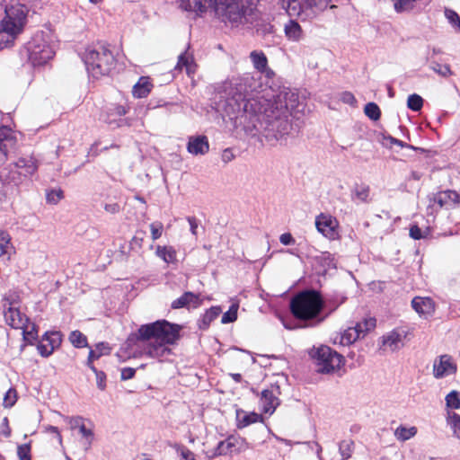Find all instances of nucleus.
<instances>
[{
    "instance_id": "43",
    "label": "nucleus",
    "mask_w": 460,
    "mask_h": 460,
    "mask_svg": "<svg viewBox=\"0 0 460 460\" xmlns=\"http://www.w3.org/2000/svg\"><path fill=\"white\" fill-rule=\"evenodd\" d=\"M353 445L354 443L351 440H342L340 443L339 451L342 457V460L349 459L351 456Z\"/></svg>"
},
{
    "instance_id": "48",
    "label": "nucleus",
    "mask_w": 460,
    "mask_h": 460,
    "mask_svg": "<svg viewBox=\"0 0 460 460\" xmlns=\"http://www.w3.org/2000/svg\"><path fill=\"white\" fill-rule=\"evenodd\" d=\"M29 324L30 323L21 329L22 330L23 340L29 343H32V341L37 339V331L34 325H31V329H29Z\"/></svg>"
},
{
    "instance_id": "5",
    "label": "nucleus",
    "mask_w": 460,
    "mask_h": 460,
    "mask_svg": "<svg viewBox=\"0 0 460 460\" xmlns=\"http://www.w3.org/2000/svg\"><path fill=\"white\" fill-rule=\"evenodd\" d=\"M84 62L93 77L108 75L114 66L115 58L107 46L98 44L86 49Z\"/></svg>"
},
{
    "instance_id": "27",
    "label": "nucleus",
    "mask_w": 460,
    "mask_h": 460,
    "mask_svg": "<svg viewBox=\"0 0 460 460\" xmlns=\"http://www.w3.org/2000/svg\"><path fill=\"white\" fill-rule=\"evenodd\" d=\"M284 32L286 37L292 41H299L304 37L301 26L294 20H289L288 22L285 24Z\"/></svg>"
},
{
    "instance_id": "12",
    "label": "nucleus",
    "mask_w": 460,
    "mask_h": 460,
    "mask_svg": "<svg viewBox=\"0 0 460 460\" xmlns=\"http://www.w3.org/2000/svg\"><path fill=\"white\" fill-rule=\"evenodd\" d=\"M10 128H0V166L7 161L10 153L15 150L16 140Z\"/></svg>"
},
{
    "instance_id": "31",
    "label": "nucleus",
    "mask_w": 460,
    "mask_h": 460,
    "mask_svg": "<svg viewBox=\"0 0 460 460\" xmlns=\"http://www.w3.org/2000/svg\"><path fill=\"white\" fill-rule=\"evenodd\" d=\"M183 67L186 69L188 75L195 73V62L191 55L187 52L181 53L178 58V62L175 66V70H181Z\"/></svg>"
},
{
    "instance_id": "55",
    "label": "nucleus",
    "mask_w": 460,
    "mask_h": 460,
    "mask_svg": "<svg viewBox=\"0 0 460 460\" xmlns=\"http://www.w3.org/2000/svg\"><path fill=\"white\" fill-rule=\"evenodd\" d=\"M66 420H67L71 429H79V428L84 424L83 418L79 417V416L66 418Z\"/></svg>"
},
{
    "instance_id": "17",
    "label": "nucleus",
    "mask_w": 460,
    "mask_h": 460,
    "mask_svg": "<svg viewBox=\"0 0 460 460\" xmlns=\"http://www.w3.org/2000/svg\"><path fill=\"white\" fill-rule=\"evenodd\" d=\"M456 366L451 361V357L442 355L438 361H435L433 365V374L436 378H442L447 375L455 374Z\"/></svg>"
},
{
    "instance_id": "34",
    "label": "nucleus",
    "mask_w": 460,
    "mask_h": 460,
    "mask_svg": "<svg viewBox=\"0 0 460 460\" xmlns=\"http://www.w3.org/2000/svg\"><path fill=\"white\" fill-rule=\"evenodd\" d=\"M394 434L396 439L404 442L417 434V428L414 426L407 428L401 425L394 430Z\"/></svg>"
},
{
    "instance_id": "10",
    "label": "nucleus",
    "mask_w": 460,
    "mask_h": 460,
    "mask_svg": "<svg viewBox=\"0 0 460 460\" xmlns=\"http://www.w3.org/2000/svg\"><path fill=\"white\" fill-rule=\"evenodd\" d=\"M260 99L262 102L275 109L278 108L279 111L288 114V116H290L293 111H299L300 103L298 93L291 89L284 88L274 96L273 100Z\"/></svg>"
},
{
    "instance_id": "40",
    "label": "nucleus",
    "mask_w": 460,
    "mask_h": 460,
    "mask_svg": "<svg viewBox=\"0 0 460 460\" xmlns=\"http://www.w3.org/2000/svg\"><path fill=\"white\" fill-rule=\"evenodd\" d=\"M365 114L372 120L376 121L381 117V111L375 102H368L364 108Z\"/></svg>"
},
{
    "instance_id": "58",
    "label": "nucleus",
    "mask_w": 460,
    "mask_h": 460,
    "mask_svg": "<svg viewBox=\"0 0 460 460\" xmlns=\"http://www.w3.org/2000/svg\"><path fill=\"white\" fill-rule=\"evenodd\" d=\"M127 113H128V110L125 106L116 105L112 109H111L110 115L122 117Z\"/></svg>"
},
{
    "instance_id": "4",
    "label": "nucleus",
    "mask_w": 460,
    "mask_h": 460,
    "mask_svg": "<svg viewBox=\"0 0 460 460\" xmlns=\"http://www.w3.org/2000/svg\"><path fill=\"white\" fill-rule=\"evenodd\" d=\"M323 308V300L319 292L305 290L296 295L290 301V311L299 320L316 319Z\"/></svg>"
},
{
    "instance_id": "53",
    "label": "nucleus",
    "mask_w": 460,
    "mask_h": 460,
    "mask_svg": "<svg viewBox=\"0 0 460 460\" xmlns=\"http://www.w3.org/2000/svg\"><path fill=\"white\" fill-rule=\"evenodd\" d=\"M16 391L14 389H9L4 397V406L12 407L16 402Z\"/></svg>"
},
{
    "instance_id": "11",
    "label": "nucleus",
    "mask_w": 460,
    "mask_h": 460,
    "mask_svg": "<svg viewBox=\"0 0 460 460\" xmlns=\"http://www.w3.org/2000/svg\"><path fill=\"white\" fill-rule=\"evenodd\" d=\"M332 0H287V12L290 16H309L324 10Z\"/></svg>"
},
{
    "instance_id": "2",
    "label": "nucleus",
    "mask_w": 460,
    "mask_h": 460,
    "mask_svg": "<svg viewBox=\"0 0 460 460\" xmlns=\"http://www.w3.org/2000/svg\"><path fill=\"white\" fill-rule=\"evenodd\" d=\"M218 21L232 28L252 26L255 35L267 46L276 44L277 34L269 17L260 14L256 8L258 0H207Z\"/></svg>"
},
{
    "instance_id": "22",
    "label": "nucleus",
    "mask_w": 460,
    "mask_h": 460,
    "mask_svg": "<svg viewBox=\"0 0 460 460\" xmlns=\"http://www.w3.org/2000/svg\"><path fill=\"white\" fill-rule=\"evenodd\" d=\"M19 173L24 177L33 175L39 167L38 161L33 156L21 157L14 163Z\"/></svg>"
},
{
    "instance_id": "30",
    "label": "nucleus",
    "mask_w": 460,
    "mask_h": 460,
    "mask_svg": "<svg viewBox=\"0 0 460 460\" xmlns=\"http://www.w3.org/2000/svg\"><path fill=\"white\" fill-rule=\"evenodd\" d=\"M222 310L220 306H212L206 311V313L202 315V317L199 320L198 324L199 328L201 330H206L209 327L210 323L217 318V316L221 314Z\"/></svg>"
},
{
    "instance_id": "19",
    "label": "nucleus",
    "mask_w": 460,
    "mask_h": 460,
    "mask_svg": "<svg viewBox=\"0 0 460 460\" xmlns=\"http://www.w3.org/2000/svg\"><path fill=\"white\" fill-rule=\"evenodd\" d=\"M411 306L425 317L432 315L435 311V302L430 297L416 296L411 300Z\"/></svg>"
},
{
    "instance_id": "57",
    "label": "nucleus",
    "mask_w": 460,
    "mask_h": 460,
    "mask_svg": "<svg viewBox=\"0 0 460 460\" xmlns=\"http://www.w3.org/2000/svg\"><path fill=\"white\" fill-rule=\"evenodd\" d=\"M341 100L344 103L350 104V105H354L357 102L355 96L350 92H343L341 94Z\"/></svg>"
},
{
    "instance_id": "56",
    "label": "nucleus",
    "mask_w": 460,
    "mask_h": 460,
    "mask_svg": "<svg viewBox=\"0 0 460 460\" xmlns=\"http://www.w3.org/2000/svg\"><path fill=\"white\" fill-rule=\"evenodd\" d=\"M38 349V351L39 353L42 356V357H49L50 356L54 349H53V347H49V345H45L43 343H40L37 347Z\"/></svg>"
},
{
    "instance_id": "44",
    "label": "nucleus",
    "mask_w": 460,
    "mask_h": 460,
    "mask_svg": "<svg viewBox=\"0 0 460 460\" xmlns=\"http://www.w3.org/2000/svg\"><path fill=\"white\" fill-rule=\"evenodd\" d=\"M64 198L61 189H54L47 191L46 199L49 204L56 205Z\"/></svg>"
},
{
    "instance_id": "15",
    "label": "nucleus",
    "mask_w": 460,
    "mask_h": 460,
    "mask_svg": "<svg viewBox=\"0 0 460 460\" xmlns=\"http://www.w3.org/2000/svg\"><path fill=\"white\" fill-rule=\"evenodd\" d=\"M4 318L7 324L15 329L23 328L29 323V318L22 314L13 302L10 303L8 309L4 311Z\"/></svg>"
},
{
    "instance_id": "36",
    "label": "nucleus",
    "mask_w": 460,
    "mask_h": 460,
    "mask_svg": "<svg viewBox=\"0 0 460 460\" xmlns=\"http://www.w3.org/2000/svg\"><path fill=\"white\" fill-rule=\"evenodd\" d=\"M427 61L429 63V68L438 75L443 77H448L452 75L449 65H441L438 62L431 59L429 55L427 56Z\"/></svg>"
},
{
    "instance_id": "50",
    "label": "nucleus",
    "mask_w": 460,
    "mask_h": 460,
    "mask_svg": "<svg viewBox=\"0 0 460 460\" xmlns=\"http://www.w3.org/2000/svg\"><path fill=\"white\" fill-rule=\"evenodd\" d=\"M151 238L153 241L159 239L164 231V226L161 222L155 221L150 225Z\"/></svg>"
},
{
    "instance_id": "54",
    "label": "nucleus",
    "mask_w": 460,
    "mask_h": 460,
    "mask_svg": "<svg viewBox=\"0 0 460 460\" xmlns=\"http://www.w3.org/2000/svg\"><path fill=\"white\" fill-rule=\"evenodd\" d=\"M427 233L423 234L421 229L418 226H412L410 228V236L414 240H420L426 237Z\"/></svg>"
},
{
    "instance_id": "47",
    "label": "nucleus",
    "mask_w": 460,
    "mask_h": 460,
    "mask_svg": "<svg viewBox=\"0 0 460 460\" xmlns=\"http://www.w3.org/2000/svg\"><path fill=\"white\" fill-rule=\"evenodd\" d=\"M96 376V384L100 390L103 391L106 388V374L103 371L98 370L95 366L88 367Z\"/></svg>"
},
{
    "instance_id": "1",
    "label": "nucleus",
    "mask_w": 460,
    "mask_h": 460,
    "mask_svg": "<svg viewBox=\"0 0 460 460\" xmlns=\"http://www.w3.org/2000/svg\"><path fill=\"white\" fill-rule=\"evenodd\" d=\"M243 84H224L219 93L218 108L251 135L261 134L267 141L282 139L293 130L288 114L261 102L259 97L247 98Z\"/></svg>"
},
{
    "instance_id": "13",
    "label": "nucleus",
    "mask_w": 460,
    "mask_h": 460,
    "mask_svg": "<svg viewBox=\"0 0 460 460\" xmlns=\"http://www.w3.org/2000/svg\"><path fill=\"white\" fill-rule=\"evenodd\" d=\"M315 226L320 233L331 240H334L338 236L336 230L338 222L330 215L322 213L316 217Z\"/></svg>"
},
{
    "instance_id": "52",
    "label": "nucleus",
    "mask_w": 460,
    "mask_h": 460,
    "mask_svg": "<svg viewBox=\"0 0 460 460\" xmlns=\"http://www.w3.org/2000/svg\"><path fill=\"white\" fill-rule=\"evenodd\" d=\"M17 455L20 460H31V445L22 444L18 446Z\"/></svg>"
},
{
    "instance_id": "35",
    "label": "nucleus",
    "mask_w": 460,
    "mask_h": 460,
    "mask_svg": "<svg viewBox=\"0 0 460 460\" xmlns=\"http://www.w3.org/2000/svg\"><path fill=\"white\" fill-rule=\"evenodd\" d=\"M155 253L167 263L173 262L176 260V252L172 246L158 245Z\"/></svg>"
},
{
    "instance_id": "33",
    "label": "nucleus",
    "mask_w": 460,
    "mask_h": 460,
    "mask_svg": "<svg viewBox=\"0 0 460 460\" xmlns=\"http://www.w3.org/2000/svg\"><path fill=\"white\" fill-rule=\"evenodd\" d=\"M251 61L259 72H265L268 68V58L262 51L253 50L250 53Z\"/></svg>"
},
{
    "instance_id": "64",
    "label": "nucleus",
    "mask_w": 460,
    "mask_h": 460,
    "mask_svg": "<svg viewBox=\"0 0 460 460\" xmlns=\"http://www.w3.org/2000/svg\"><path fill=\"white\" fill-rule=\"evenodd\" d=\"M181 456L184 460H196L194 457V454L187 448L181 449Z\"/></svg>"
},
{
    "instance_id": "9",
    "label": "nucleus",
    "mask_w": 460,
    "mask_h": 460,
    "mask_svg": "<svg viewBox=\"0 0 460 460\" xmlns=\"http://www.w3.org/2000/svg\"><path fill=\"white\" fill-rule=\"evenodd\" d=\"M316 360L318 371L321 373H331L339 369L344 363V358L328 346H321L314 354Z\"/></svg>"
},
{
    "instance_id": "6",
    "label": "nucleus",
    "mask_w": 460,
    "mask_h": 460,
    "mask_svg": "<svg viewBox=\"0 0 460 460\" xmlns=\"http://www.w3.org/2000/svg\"><path fill=\"white\" fill-rule=\"evenodd\" d=\"M24 52L33 66L45 65L55 54L42 34L35 35L25 46Z\"/></svg>"
},
{
    "instance_id": "25",
    "label": "nucleus",
    "mask_w": 460,
    "mask_h": 460,
    "mask_svg": "<svg viewBox=\"0 0 460 460\" xmlns=\"http://www.w3.org/2000/svg\"><path fill=\"white\" fill-rule=\"evenodd\" d=\"M236 420L238 429H243L252 423L262 421L263 418L256 412H246L243 410H237Z\"/></svg>"
},
{
    "instance_id": "16",
    "label": "nucleus",
    "mask_w": 460,
    "mask_h": 460,
    "mask_svg": "<svg viewBox=\"0 0 460 460\" xmlns=\"http://www.w3.org/2000/svg\"><path fill=\"white\" fill-rule=\"evenodd\" d=\"M180 8L185 12L192 13L196 16H202L210 8L214 13L209 3L207 0H178Z\"/></svg>"
},
{
    "instance_id": "49",
    "label": "nucleus",
    "mask_w": 460,
    "mask_h": 460,
    "mask_svg": "<svg viewBox=\"0 0 460 460\" xmlns=\"http://www.w3.org/2000/svg\"><path fill=\"white\" fill-rule=\"evenodd\" d=\"M447 406L453 409L460 408V399L458 394L456 391L450 392L446 396Z\"/></svg>"
},
{
    "instance_id": "46",
    "label": "nucleus",
    "mask_w": 460,
    "mask_h": 460,
    "mask_svg": "<svg viewBox=\"0 0 460 460\" xmlns=\"http://www.w3.org/2000/svg\"><path fill=\"white\" fill-rule=\"evenodd\" d=\"M238 305H232L227 312H226L221 319L222 323H233L237 319Z\"/></svg>"
},
{
    "instance_id": "3",
    "label": "nucleus",
    "mask_w": 460,
    "mask_h": 460,
    "mask_svg": "<svg viewBox=\"0 0 460 460\" xmlns=\"http://www.w3.org/2000/svg\"><path fill=\"white\" fill-rule=\"evenodd\" d=\"M181 326L166 320L143 324L137 330V339L148 341L145 353L150 358H161L171 354L170 345L180 340Z\"/></svg>"
},
{
    "instance_id": "18",
    "label": "nucleus",
    "mask_w": 460,
    "mask_h": 460,
    "mask_svg": "<svg viewBox=\"0 0 460 460\" xmlns=\"http://www.w3.org/2000/svg\"><path fill=\"white\" fill-rule=\"evenodd\" d=\"M187 150L194 155H203L209 150V144L206 136H192L189 137Z\"/></svg>"
},
{
    "instance_id": "59",
    "label": "nucleus",
    "mask_w": 460,
    "mask_h": 460,
    "mask_svg": "<svg viewBox=\"0 0 460 460\" xmlns=\"http://www.w3.org/2000/svg\"><path fill=\"white\" fill-rule=\"evenodd\" d=\"M136 369L132 367H124L121 369V379L128 380L134 377Z\"/></svg>"
},
{
    "instance_id": "60",
    "label": "nucleus",
    "mask_w": 460,
    "mask_h": 460,
    "mask_svg": "<svg viewBox=\"0 0 460 460\" xmlns=\"http://www.w3.org/2000/svg\"><path fill=\"white\" fill-rule=\"evenodd\" d=\"M79 432L82 434V436L84 438H85L86 439H88V445L91 444L92 442V438L93 437V433L91 429H87L85 427L84 424H83L80 428H79Z\"/></svg>"
},
{
    "instance_id": "29",
    "label": "nucleus",
    "mask_w": 460,
    "mask_h": 460,
    "mask_svg": "<svg viewBox=\"0 0 460 460\" xmlns=\"http://www.w3.org/2000/svg\"><path fill=\"white\" fill-rule=\"evenodd\" d=\"M370 188L365 183H356L351 190V199L356 202L367 203L369 201Z\"/></svg>"
},
{
    "instance_id": "61",
    "label": "nucleus",
    "mask_w": 460,
    "mask_h": 460,
    "mask_svg": "<svg viewBox=\"0 0 460 460\" xmlns=\"http://www.w3.org/2000/svg\"><path fill=\"white\" fill-rule=\"evenodd\" d=\"M279 241L284 245H291L296 243L294 237L289 233L282 234L279 237Z\"/></svg>"
},
{
    "instance_id": "51",
    "label": "nucleus",
    "mask_w": 460,
    "mask_h": 460,
    "mask_svg": "<svg viewBox=\"0 0 460 460\" xmlns=\"http://www.w3.org/2000/svg\"><path fill=\"white\" fill-rule=\"evenodd\" d=\"M45 340L49 341V347H53V349H55L61 342V336L59 332H53L49 334L46 333Z\"/></svg>"
},
{
    "instance_id": "38",
    "label": "nucleus",
    "mask_w": 460,
    "mask_h": 460,
    "mask_svg": "<svg viewBox=\"0 0 460 460\" xmlns=\"http://www.w3.org/2000/svg\"><path fill=\"white\" fill-rule=\"evenodd\" d=\"M69 341L76 348L88 347L86 336L79 331H73L69 335Z\"/></svg>"
},
{
    "instance_id": "28",
    "label": "nucleus",
    "mask_w": 460,
    "mask_h": 460,
    "mask_svg": "<svg viewBox=\"0 0 460 460\" xmlns=\"http://www.w3.org/2000/svg\"><path fill=\"white\" fill-rule=\"evenodd\" d=\"M153 88V84L148 77L142 76L133 86L132 93L134 97L145 98L148 95Z\"/></svg>"
},
{
    "instance_id": "21",
    "label": "nucleus",
    "mask_w": 460,
    "mask_h": 460,
    "mask_svg": "<svg viewBox=\"0 0 460 460\" xmlns=\"http://www.w3.org/2000/svg\"><path fill=\"white\" fill-rule=\"evenodd\" d=\"M404 332L393 330L386 335L383 336V346L387 347L392 352L396 351L403 347Z\"/></svg>"
},
{
    "instance_id": "39",
    "label": "nucleus",
    "mask_w": 460,
    "mask_h": 460,
    "mask_svg": "<svg viewBox=\"0 0 460 460\" xmlns=\"http://www.w3.org/2000/svg\"><path fill=\"white\" fill-rule=\"evenodd\" d=\"M376 326V319L375 318H367L364 319L362 322L358 323L355 327L361 334V337H364L367 332L374 329Z\"/></svg>"
},
{
    "instance_id": "32",
    "label": "nucleus",
    "mask_w": 460,
    "mask_h": 460,
    "mask_svg": "<svg viewBox=\"0 0 460 460\" xmlns=\"http://www.w3.org/2000/svg\"><path fill=\"white\" fill-rule=\"evenodd\" d=\"M110 351H111V348L109 347V345L107 343H104V342L98 343L95 346L94 349H90L88 358H87V361H86V366L87 367L94 366L93 361L95 359L100 358L102 355L109 354Z\"/></svg>"
},
{
    "instance_id": "7",
    "label": "nucleus",
    "mask_w": 460,
    "mask_h": 460,
    "mask_svg": "<svg viewBox=\"0 0 460 460\" xmlns=\"http://www.w3.org/2000/svg\"><path fill=\"white\" fill-rule=\"evenodd\" d=\"M3 4L5 15L0 23L22 33L26 23L28 8L20 3L9 4L7 0H4Z\"/></svg>"
},
{
    "instance_id": "14",
    "label": "nucleus",
    "mask_w": 460,
    "mask_h": 460,
    "mask_svg": "<svg viewBox=\"0 0 460 460\" xmlns=\"http://www.w3.org/2000/svg\"><path fill=\"white\" fill-rule=\"evenodd\" d=\"M245 444V440L242 438L235 436H229L226 439L218 442L217 446L210 451V455L208 456L209 459H213L219 456H226L231 453L236 447L241 449L242 445Z\"/></svg>"
},
{
    "instance_id": "26",
    "label": "nucleus",
    "mask_w": 460,
    "mask_h": 460,
    "mask_svg": "<svg viewBox=\"0 0 460 460\" xmlns=\"http://www.w3.org/2000/svg\"><path fill=\"white\" fill-rule=\"evenodd\" d=\"M20 32L0 23V50L13 45Z\"/></svg>"
},
{
    "instance_id": "45",
    "label": "nucleus",
    "mask_w": 460,
    "mask_h": 460,
    "mask_svg": "<svg viewBox=\"0 0 460 460\" xmlns=\"http://www.w3.org/2000/svg\"><path fill=\"white\" fill-rule=\"evenodd\" d=\"M447 421L451 426L455 436L460 439V415L456 412H452L449 414Z\"/></svg>"
},
{
    "instance_id": "23",
    "label": "nucleus",
    "mask_w": 460,
    "mask_h": 460,
    "mask_svg": "<svg viewBox=\"0 0 460 460\" xmlns=\"http://www.w3.org/2000/svg\"><path fill=\"white\" fill-rule=\"evenodd\" d=\"M261 402L265 413L272 414L279 405V399L271 390H263L261 392Z\"/></svg>"
},
{
    "instance_id": "24",
    "label": "nucleus",
    "mask_w": 460,
    "mask_h": 460,
    "mask_svg": "<svg viewBox=\"0 0 460 460\" xmlns=\"http://www.w3.org/2000/svg\"><path fill=\"white\" fill-rule=\"evenodd\" d=\"M200 303L201 302L199 295L188 291L172 303V308L179 309L187 307L190 305H192L194 307H198L200 305Z\"/></svg>"
},
{
    "instance_id": "63",
    "label": "nucleus",
    "mask_w": 460,
    "mask_h": 460,
    "mask_svg": "<svg viewBox=\"0 0 460 460\" xmlns=\"http://www.w3.org/2000/svg\"><path fill=\"white\" fill-rule=\"evenodd\" d=\"M387 139L390 141L391 144H394V145H397L401 147H406V148H409V149H415V147L411 145H409L402 140H399L395 137H388Z\"/></svg>"
},
{
    "instance_id": "8",
    "label": "nucleus",
    "mask_w": 460,
    "mask_h": 460,
    "mask_svg": "<svg viewBox=\"0 0 460 460\" xmlns=\"http://www.w3.org/2000/svg\"><path fill=\"white\" fill-rule=\"evenodd\" d=\"M3 4L5 15L0 23L22 33L26 23L28 8L20 3L9 4L7 0H4Z\"/></svg>"
},
{
    "instance_id": "62",
    "label": "nucleus",
    "mask_w": 460,
    "mask_h": 460,
    "mask_svg": "<svg viewBox=\"0 0 460 460\" xmlns=\"http://www.w3.org/2000/svg\"><path fill=\"white\" fill-rule=\"evenodd\" d=\"M187 220L190 224V232L193 235H197V229L199 227V221L194 217H188Z\"/></svg>"
},
{
    "instance_id": "37",
    "label": "nucleus",
    "mask_w": 460,
    "mask_h": 460,
    "mask_svg": "<svg viewBox=\"0 0 460 460\" xmlns=\"http://www.w3.org/2000/svg\"><path fill=\"white\" fill-rule=\"evenodd\" d=\"M360 338L361 334L358 332L356 327H349L347 330H345L344 332L342 333L341 342L343 345H349L352 344Z\"/></svg>"
},
{
    "instance_id": "41",
    "label": "nucleus",
    "mask_w": 460,
    "mask_h": 460,
    "mask_svg": "<svg viewBox=\"0 0 460 460\" xmlns=\"http://www.w3.org/2000/svg\"><path fill=\"white\" fill-rule=\"evenodd\" d=\"M423 106V99L419 94L413 93L409 95L407 100V107L413 111H419Z\"/></svg>"
},
{
    "instance_id": "20",
    "label": "nucleus",
    "mask_w": 460,
    "mask_h": 460,
    "mask_svg": "<svg viewBox=\"0 0 460 460\" xmlns=\"http://www.w3.org/2000/svg\"><path fill=\"white\" fill-rule=\"evenodd\" d=\"M14 253L15 249L10 234L5 230H0V259L8 261Z\"/></svg>"
},
{
    "instance_id": "42",
    "label": "nucleus",
    "mask_w": 460,
    "mask_h": 460,
    "mask_svg": "<svg viewBox=\"0 0 460 460\" xmlns=\"http://www.w3.org/2000/svg\"><path fill=\"white\" fill-rule=\"evenodd\" d=\"M445 16L447 19L448 22L455 29L456 32L460 31V17L455 11L451 9L445 10Z\"/></svg>"
}]
</instances>
